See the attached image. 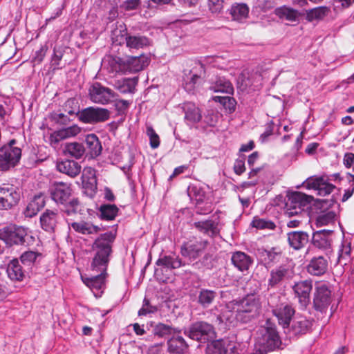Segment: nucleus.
Segmentation results:
<instances>
[{
  "instance_id": "38",
  "label": "nucleus",
  "mask_w": 354,
  "mask_h": 354,
  "mask_svg": "<svg viewBox=\"0 0 354 354\" xmlns=\"http://www.w3.org/2000/svg\"><path fill=\"white\" fill-rule=\"evenodd\" d=\"M168 351L172 353L183 354L187 349V345L180 336L173 337L167 342Z\"/></svg>"
},
{
  "instance_id": "16",
  "label": "nucleus",
  "mask_w": 354,
  "mask_h": 354,
  "mask_svg": "<svg viewBox=\"0 0 354 354\" xmlns=\"http://www.w3.org/2000/svg\"><path fill=\"white\" fill-rule=\"evenodd\" d=\"M313 288L310 280L301 281L293 286L295 294L298 297L300 304L306 307L310 302V294Z\"/></svg>"
},
{
  "instance_id": "21",
  "label": "nucleus",
  "mask_w": 354,
  "mask_h": 354,
  "mask_svg": "<svg viewBox=\"0 0 354 354\" xmlns=\"http://www.w3.org/2000/svg\"><path fill=\"white\" fill-rule=\"evenodd\" d=\"M124 73H136L146 67L148 64L147 58L144 55L129 57L124 59Z\"/></svg>"
},
{
  "instance_id": "8",
  "label": "nucleus",
  "mask_w": 354,
  "mask_h": 354,
  "mask_svg": "<svg viewBox=\"0 0 354 354\" xmlns=\"http://www.w3.org/2000/svg\"><path fill=\"white\" fill-rule=\"evenodd\" d=\"M310 202V198L305 194L298 192L292 193L286 203L285 214L289 217L301 214Z\"/></svg>"
},
{
  "instance_id": "10",
  "label": "nucleus",
  "mask_w": 354,
  "mask_h": 354,
  "mask_svg": "<svg viewBox=\"0 0 354 354\" xmlns=\"http://www.w3.org/2000/svg\"><path fill=\"white\" fill-rule=\"evenodd\" d=\"M110 111L104 108L89 106L78 113V120L85 124H96L108 120Z\"/></svg>"
},
{
  "instance_id": "37",
  "label": "nucleus",
  "mask_w": 354,
  "mask_h": 354,
  "mask_svg": "<svg viewBox=\"0 0 354 354\" xmlns=\"http://www.w3.org/2000/svg\"><path fill=\"white\" fill-rule=\"evenodd\" d=\"M71 228L75 232L82 234H91L96 233L99 227L89 222L80 221L73 222L69 224Z\"/></svg>"
},
{
  "instance_id": "4",
  "label": "nucleus",
  "mask_w": 354,
  "mask_h": 354,
  "mask_svg": "<svg viewBox=\"0 0 354 354\" xmlns=\"http://www.w3.org/2000/svg\"><path fill=\"white\" fill-rule=\"evenodd\" d=\"M113 39L121 44L124 40L130 49L144 48L151 46V41L147 37L141 35L128 34L127 28L120 26V29L113 31Z\"/></svg>"
},
{
  "instance_id": "64",
  "label": "nucleus",
  "mask_w": 354,
  "mask_h": 354,
  "mask_svg": "<svg viewBox=\"0 0 354 354\" xmlns=\"http://www.w3.org/2000/svg\"><path fill=\"white\" fill-rule=\"evenodd\" d=\"M139 0H127L122 6L124 9L131 10L136 9L139 5Z\"/></svg>"
},
{
  "instance_id": "33",
  "label": "nucleus",
  "mask_w": 354,
  "mask_h": 354,
  "mask_svg": "<svg viewBox=\"0 0 354 354\" xmlns=\"http://www.w3.org/2000/svg\"><path fill=\"white\" fill-rule=\"evenodd\" d=\"M275 14L280 19H284L291 22L299 21L300 16L302 15L299 10L286 6L277 8L275 10Z\"/></svg>"
},
{
  "instance_id": "14",
  "label": "nucleus",
  "mask_w": 354,
  "mask_h": 354,
  "mask_svg": "<svg viewBox=\"0 0 354 354\" xmlns=\"http://www.w3.org/2000/svg\"><path fill=\"white\" fill-rule=\"evenodd\" d=\"M304 187L308 189H313L321 196L330 194L335 188V186L328 183L324 176H311L304 183Z\"/></svg>"
},
{
  "instance_id": "17",
  "label": "nucleus",
  "mask_w": 354,
  "mask_h": 354,
  "mask_svg": "<svg viewBox=\"0 0 354 354\" xmlns=\"http://www.w3.org/2000/svg\"><path fill=\"white\" fill-rule=\"evenodd\" d=\"M81 131V128L74 124L68 127L62 128L50 134V142L51 145H55L60 141L66 140L78 135Z\"/></svg>"
},
{
  "instance_id": "50",
  "label": "nucleus",
  "mask_w": 354,
  "mask_h": 354,
  "mask_svg": "<svg viewBox=\"0 0 354 354\" xmlns=\"http://www.w3.org/2000/svg\"><path fill=\"white\" fill-rule=\"evenodd\" d=\"M173 328L167 324L158 323L153 326V333L160 337L169 335L172 333Z\"/></svg>"
},
{
  "instance_id": "39",
  "label": "nucleus",
  "mask_w": 354,
  "mask_h": 354,
  "mask_svg": "<svg viewBox=\"0 0 354 354\" xmlns=\"http://www.w3.org/2000/svg\"><path fill=\"white\" fill-rule=\"evenodd\" d=\"M209 88L214 92L232 94L234 88L230 81L224 77H218L210 86Z\"/></svg>"
},
{
  "instance_id": "28",
  "label": "nucleus",
  "mask_w": 354,
  "mask_h": 354,
  "mask_svg": "<svg viewBox=\"0 0 354 354\" xmlns=\"http://www.w3.org/2000/svg\"><path fill=\"white\" fill-rule=\"evenodd\" d=\"M44 205V196L41 194L35 195L28 203L24 214L26 217L31 218L35 216Z\"/></svg>"
},
{
  "instance_id": "26",
  "label": "nucleus",
  "mask_w": 354,
  "mask_h": 354,
  "mask_svg": "<svg viewBox=\"0 0 354 354\" xmlns=\"http://www.w3.org/2000/svg\"><path fill=\"white\" fill-rule=\"evenodd\" d=\"M85 142L87 148L86 155L91 158H95L100 156L102 152V145L97 136L94 133L86 136Z\"/></svg>"
},
{
  "instance_id": "51",
  "label": "nucleus",
  "mask_w": 354,
  "mask_h": 354,
  "mask_svg": "<svg viewBox=\"0 0 354 354\" xmlns=\"http://www.w3.org/2000/svg\"><path fill=\"white\" fill-rule=\"evenodd\" d=\"M188 194L192 199H194L197 203L203 201L205 198V192L196 186L189 187L188 189Z\"/></svg>"
},
{
  "instance_id": "49",
  "label": "nucleus",
  "mask_w": 354,
  "mask_h": 354,
  "mask_svg": "<svg viewBox=\"0 0 354 354\" xmlns=\"http://www.w3.org/2000/svg\"><path fill=\"white\" fill-rule=\"evenodd\" d=\"M41 257V254L34 251H27L24 252L20 259L22 263L30 266L34 263L38 258Z\"/></svg>"
},
{
  "instance_id": "59",
  "label": "nucleus",
  "mask_w": 354,
  "mask_h": 354,
  "mask_svg": "<svg viewBox=\"0 0 354 354\" xmlns=\"http://www.w3.org/2000/svg\"><path fill=\"white\" fill-rule=\"evenodd\" d=\"M351 245H341L339 250V258L346 259L350 257Z\"/></svg>"
},
{
  "instance_id": "63",
  "label": "nucleus",
  "mask_w": 354,
  "mask_h": 354,
  "mask_svg": "<svg viewBox=\"0 0 354 354\" xmlns=\"http://www.w3.org/2000/svg\"><path fill=\"white\" fill-rule=\"evenodd\" d=\"M234 170L238 175L243 174L245 170V162L243 160H236L234 165Z\"/></svg>"
},
{
  "instance_id": "24",
  "label": "nucleus",
  "mask_w": 354,
  "mask_h": 354,
  "mask_svg": "<svg viewBox=\"0 0 354 354\" xmlns=\"http://www.w3.org/2000/svg\"><path fill=\"white\" fill-rule=\"evenodd\" d=\"M194 226L202 234L209 237L218 234L219 229L218 222L214 220H206L195 222Z\"/></svg>"
},
{
  "instance_id": "25",
  "label": "nucleus",
  "mask_w": 354,
  "mask_h": 354,
  "mask_svg": "<svg viewBox=\"0 0 354 354\" xmlns=\"http://www.w3.org/2000/svg\"><path fill=\"white\" fill-rule=\"evenodd\" d=\"M82 181L84 188L91 192V194H95L97 190V180L95 170L87 167L84 168L82 174Z\"/></svg>"
},
{
  "instance_id": "13",
  "label": "nucleus",
  "mask_w": 354,
  "mask_h": 354,
  "mask_svg": "<svg viewBox=\"0 0 354 354\" xmlns=\"http://www.w3.org/2000/svg\"><path fill=\"white\" fill-rule=\"evenodd\" d=\"M331 301V290L329 286L324 283H317L313 298L315 308L323 312L328 308Z\"/></svg>"
},
{
  "instance_id": "45",
  "label": "nucleus",
  "mask_w": 354,
  "mask_h": 354,
  "mask_svg": "<svg viewBox=\"0 0 354 354\" xmlns=\"http://www.w3.org/2000/svg\"><path fill=\"white\" fill-rule=\"evenodd\" d=\"M100 218L103 220L111 221L115 218L118 212L115 205H102L100 207Z\"/></svg>"
},
{
  "instance_id": "6",
  "label": "nucleus",
  "mask_w": 354,
  "mask_h": 354,
  "mask_svg": "<svg viewBox=\"0 0 354 354\" xmlns=\"http://www.w3.org/2000/svg\"><path fill=\"white\" fill-rule=\"evenodd\" d=\"M15 143V140H12L8 145L0 149V170H8L19 161L21 150L19 147H14Z\"/></svg>"
},
{
  "instance_id": "56",
  "label": "nucleus",
  "mask_w": 354,
  "mask_h": 354,
  "mask_svg": "<svg viewBox=\"0 0 354 354\" xmlns=\"http://www.w3.org/2000/svg\"><path fill=\"white\" fill-rule=\"evenodd\" d=\"M157 311L156 306L149 304V301L145 298L142 308L138 311L139 316H146Z\"/></svg>"
},
{
  "instance_id": "57",
  "label": "nucleus",
  "mask_w": 354,
  "mask_h": 354,
  "mask_svg": "<svg viewBox=\"0 0 354 354\" xmlns=\"http://www.w3.org/2000/svg\"><path fill=\"white\" fill-rule=\"evenodd\" d=\"M147 133L149 138L151 147L153 149L158 147L160 145L159 136L151 127H147Z\"/></svg>"
},
{
  "instance_id": "15",
  "label": "nucleus",
  "mask_w": 354,
  "mask_h": 354,
  "mask_svg": "<svg viewBox=\"0 0 354 354\" xmlns=\"http://www.w3.org/2000/svg\"><path fill=\"white\" fill-rule=\"evenodd\" d=\"M261 82L262 77L260 73L244 71L239 77L237 83L241 89L244 91L248 88L251 90L259 89L261 86Z\"/></svg>"
},
{
  "instance_id": "18",
  "label": "nucleus",
  "mask_w": 354,
  "mask_h": 354,
  "mask_svg": "<svg viewBox=\"0 0 354 354\" xmlns=\"http://www.w3.org/2000/svg\"><path fill=\"white\" fill-rule=\"evenodd\" d=\"M272 313L278 319L279 324L286 328L289 326L295 310L290 305L281 304L274 308Z\"/></svg>"
},
{
  "instance_id": "61",
  "label": "nucleus",
  "mask_w": 354,
  "mask_h": 354,
  "mask_svg": "<svg viewBox=\"0 0 354 354\" xmlns=\"http://www.w3.org/2000/svg\"><path fill=\"white\" fill-rule=\"evenodd\" d=\"M63 57V53L61 50H54V54L52 58V65L54 66V69L58 68L59 66V62Z\"/></svg>"
},
{
  "instance_id": "12",
  "label": "nucleus",
  "mask_w": 354,
  "mask_h": 354,
  "mask_svg": "<svg viewBox=\"0 0 354 354\" xmlns=\"http://www.w3.org/2000/svg\"><path fill=\"white\" fill-rule=\"evenodd\" d=\"M185 333L191 339L197 341H207L214 337L212 326L203 322L194 323Z\"/></svg>"
},
{
  "instance_id": "58",
  "label": "nucleus",
  "mask_w": 354,
  "mask_h": 354,
  "mask_svg": "<svg viewBox=\"0 0 354 354\" xmlns=\"http://www.w3.org/2000/svg\"><path fill=\"white\" fill-rule=\"evenodd\" d=\"M116 231L113 230L101 234L98 241H100V243H111L114 241Z\"/></svg>"
},
{
  "instance_id": "62",
  "label": "nucleus",
  "mask_w": 354,
  "mask_h": 354,
  "mask_svg": "<svg viewBox=\"0 0 354 354\" xmlns=\"http://www.w3.org/2000/svg\"><path fill=\"white\" fill-rule=\"evenodd\" d=\"M343 163L346 168H351L354 165V153L348 152L344 156ZM354 170V168H353Z\"/></svg>"
},
{
  "instance_id": "31",
  "label": "nucleus",
  "mask_w": 354,
  "mask_h": 354,
  "mask_svg": "<svg viewBox=\"0 0 354 354\" xmlns=\"http://www.w3.org/2000/svg\"><path fill=\"white\" fill-rule=\"evenodd\" d=\"M312 323L304 317H295L290 328V331L294 335L307 333L311 327Z\"/></svg>"
},
{
  "instance_id": "54",
  "label": "nucleus",
  "mask_w": 354,
  "mask_h": 354,
  "mask_svg": "<svg viewBox=\"0 0 354 354\" xmlns=\"http://www.w3.org/2000/svg\"><path fill=\"white\" fill-rule=\"evenodd\" d=\"M335 214L333 212L323 213L319 215L316 220L317 226H324L332 223L335 219Z\"/></svg>"
},
{
  "instance_id": "1",
  "label": "nucleus",
  "mask_w": 354,
  "mask_h": 354,
  "mask_svg": "<svg viewBox=\"0 0 354 354\" xmlns=\"http://www.w3.org/2000/svg\"><path fill=\"white\" fill-rule=\"evenodd\" d=\"M226 308L235 311L236 319L247 323L257 317L261 312V304L259 299L254 295H247L240 301L227 304Z\"/></svg>"
},
{
  "instance_id": "53",
  "label": "nucleus",
  "mask_w": 354,
  "mask_h": 354,
  "mask_svg": "<svg viewBox=\"0 0 354 354\" xmlns=\"http://www.w3.org/2000/svg\"><path fill=\"white\" fill-rule=\"evenodd\" d=\"M64 110L69 115H76L78 117L79 106L77 100L75 98H70L64 104Z\"/></svg>"
},
{
  "instance_id": "40",
  "label": "nucleus",
  "mask_w": 354,
  "mask_h": 354,
  "mask_svg": "<svg viewBox=\"0 0 354 354\" xmlns=\"http://www.w3.org/2000/svg\"><path fill=\"white\" fill-rule=\"evenodd\" d=\"M330 12L329 8L326 6H319L306 11V19L311 22L314 20L324 19Z\"/></svg>"
},
{
  "instance_id": "42",
  "label": "nucleus",
  "mask_w": 354,
  "mask_h": 354,
  "mask_svg": "<svg viewBox=\"0 0 354 354\" xmlns=\"http://www.w3.org/2000/svg\"><path fill=\"white\" fill-rule=\"evenodd\" d=\"M216 297V292L212 290L201 289L198 295V303L203 308L209 307Z\"/></svg>"
},
{
  "instance_id": "41",
  "label": "nucleus",
  "mask_w": 354,
  "mask_h": 354,
  "mask_svg": "<svg viewBox=\"0 0 354 354\" xmlns=\"http://www.w3.org/2000/svg\"><path fill=\"white\" fill-rule=\"evenodd\" d=\"M232 261L241 271L247 270L251 263L250 258L241 252H235L232 257Z\"/></svg>"
},
{
  "instance_id": "2",
  "label": "nucleus",
  "mask_w": 354,
  "mask_h": 354,
  "mask_svg": "<svg viewBox=\"0 0 354 354\" xmlns=\"http://www.w3.org/2000/svg\"><path fill=\"white\" fill-rule=\"evenodd\" d=\"M71 185L63 183H55L51 188L52 198L57 203L64 205V211L68 215L77 212L80 203L77 198H73Z\"/></svg>"
},
{
  "instance_id": "9",
  "label": "nucleus",
  "mask_w": 354,
  "mask_h": 354,
  "mask_svg": "<svg viewBox=\"0 0 354 354\" xmlns=\"http://www.w3.org/2000/svg\"><path fill=\"white\" fill-rule=\"evenodd\" d=\"M88 97L93 103L105 105L112 102L118 95L111 88L95 82L89 87Z\"/></svg>"
},
{
  "instance_id": "22",
  "label": "nucleus",
  "mask_w": 354,
  "mask_h": 354,
  "mask_svg": "<svg viewBox=\"0 0 354 354\" xmlns=\"http://www.w3.org/2000/svg\"><path fill=\"white\" fill-rule=\"evenodd\" d=\"M99 272V274L91 277H82V279L84 283L93 291L95 296L96 297L101 294L102 292V289L104 287V279L106 274V272Z\"/></svg>"
},
{
  "instance_id": "30",
  "label": "nucleus",
  "mask_w": 354,
  "mask_h": 354,
  "mask_svg": "<svg viewBox=\"0 0 354 354\" xmlns=\"http://www.w3.org/2000/svg\"><path fill=\"white\" fill-rule=\"evenodd\" d=\"M6 272L8 278L13 281H22L25 277L22 266L17 259H13L8 263Z\"/></svg>"
},
{
  "instance_id": "36",
  "label": "nucleus",
  "mask_w": 354,
  "mask_h": 354,
  "mask_svg": "<svg viewBox=\"0 0 354 354\" xmlns=\"http://www.w3.org/2000/svg\"><path fill=\"white\" fill-rule=\"evenodd\" d=\"M102 64L111 73H124V59L108 56L103 59Z\"/></svg>"
},
{
  "instance_id": "52",
  "label": "nucleus",
  "mask_w": 354,
  "mask_h": 354,
  "mask_svg": "<svg viewBox=\"0 0 354 354\" xmlns=\"http://www.w3.org/2000/svg\"><path fill=\"white\" fill-rule=\"evenodd\" d=\"M252 225L257 229L272 230L275 227V225L271 221L265 220L259 218H254L252 222Z\"/></svg>"
},
{
  "instance_id": "47",
  "label": "nucleus",
  "mask_w": 354,
  "mask_h": 354,
  "mask_svg": "<svg viewBox=\"0 0 354 354\" xmlns=\"http://www.w3.org/2000/svg\"><path fill=\"white\" fill-rule=\"evenodd\" d=\"M227 346L223 340L212 342L207 348V354H223Z\"/></svg>"
},
{
  "instance_id": "27",
  "label": "nucleus",
  "mask_w": 354,
  "mask_h": 354,
  "mask_svg": "<svg viewBox=\"0 0 354 354\" xmlns=\"http://www.w3.org/2000/svg\"><path fill=\"white\" fill-rule=\"evenodd\" d=\"M328 270V262L322 257L313 258L307 266V271L315 276H321Z\"/></svg>"
},
{
  "instance_id": "44",
  "label": "nucleus",
  "mask_w": 354,
  "mask_h": 354,
  "mask_svg": "<svg viewBox=\"0 0 354 354\" xmlns=\"http://www.w3.org/2000/svg\"><path fill=\"white\" fill-rule=\"evenodd\" d=\"M203 80L201 75H198L194 73V71H191L188 75L185 78V88L188 92H192L195 88L200 84Z\"/></svg>"
},
{
  "instance_id": "19",
  "label": "nucleus",
  "mask_w": 354,
  "mask_h": 354,
  "mask_svg": "<svg viewBox=\"0 0 354 354\" xmlns=\"http://www.w3.org/2000/svg\"><path fill=\"white\" fill-rule=\"evenodd\" d=\"M292 275L293 266L292 263L280 266L271 271L269 285L275 286L284 279L292 277Z\"/></svg>"
},
{
  "instance_id": "48",
  "label": "nucleus",
  "mask_w": 354,
  "mask_h": 354,
  "mask_svg": "<svg viewBox=\"0 0 354 354\" xmlns=\"http://www.w3.org/2000/svg\"><path fill=\"white\" fill-rule=\"evenodd\" d=\"M289 243H306L308 235L303 232H292L288 234Z\"/></svg>"
},
{
  "instance_id": "20",
  "label": "nucleus",
  "mask_w": 354,
  "mask_h": 354,
  "mask_svg": "<svg viewBox=\"0 0 354 354\" xmlns=\"http://www.w3.org/2000/svg\"><path fill=\"white\" fill-rule=\"evenodd\" d=\"M57 169L63 174L68 175L70 177L74 178L78 176L82 169L81 165L72 160H57L56 162Z\"/></svg>"
},
{
  "instance_id": "5",
  "label": "nucleus",
  "mask_w": 354,
  "mask_h": 354,
  "mask_svg": "<svg viewBox=\"0 0 354 354\" xmlns=\"http://www.w3.org/2000/svg\"><path fill=\"white\" fill-rule=\"evenodd\" d=\"M258 343L263 347L264 353L279 348L281 341L274 324L266 322L259 330Z\"/></svg>"
},
{
  "instance_id": "34",
  "label": "nucleus",
  "mask_w": 354,
  "mask_h": 354,
  "mask_svg": "<svg viewBox=\"0 0 354 354\" xmlns=\"http://www.w3.org/2000/svg\"><path fill=\"white\" fill-rule=\"evenodd\" d=\"M230 13L234 21L243 23L248 17L249 8L245 3H235L232 6Z\"/></svg>"
},
{
  "instance_id": "43",
  "label": "nucleus",
  "mask_w": 354,
  "mask_h": 354,
  "mask_svg": "<svg viewBox=\"0 0 354 354\" xmlns=\"http://www.w3.org/2000/svg\"><path fill=\"white\" fill-rule=\"evenodd\" d=\"M156 264L167 268L176 269L181 266V261L175 255H165L158 259Z\"/></svg>"
},
{
  "instance_id": "3",
  "label": "nucleus",
  "mask_w": 354,
  "mask_h": 354,
  "mask_svg": "<svg viewBox=\"0 0 354 354\" xmlns=\"http://www.w3.org/2000/svg\"><path fill=\"white\" fill-rule=\"evenodd\" d=\"M38 239L36 232L23 227L10 225L0 229V240L5 243H31Z\"/></svg>"
},
{
  "instance_id": "46",
  "label": "nucleus",
  "mask_w": 354,
  "mask_h": 354,
  "mask_svg": "<svg viewBox=\"0 0 354 354\" xmlns=\"http://www.w3.org/2000/svg\"><path fill=\"white\" fill-rule=\"evenodd\" d=\"M202 245H183L180 251L183 256L189 259H196L202 252Z\"/></svg>"
},
{
  "instance_id": "29",
  "label": "nucleus",
  "mask_w": 354,
  "mask_h": 354,
  "mask_svg": "<svg viewBox=\"0 0 354 354\" xmlns=\"http://www.w3.org/2000/svg\"><path fill=\"white\" fill-rule=\"evenodd\" d=\"M57 213L46 209L40 216L41 227L47 232H53L57 223Z\"/></svg>"
},
{
  "instance_id": "55",
  "label": "nucleus",
  "mask_w": 354,
  "mask_h": 354,
  "mask_svg": "<svg viewBox=\"0 0 354 354\" xmlns=\"http://www.w3.org/2000/svg\"><path fill=\"white\" fill-rule=\"evenodd\" d=\"M223 0H207L209 10L213 14H219L223 8Z\"/></svg>"
},
{
  "instance_id": "32",
  "label": "nucleus",
  "mask_w": 354,
  "mask_h": 354,
  "mask_svg": "<svg viewBox=\"0 0 354 354\" xmlns=\"http://www.w3.org/2000/svg\"><path fill=\"white\" fill-rule=\"evenodd\" d=\"M185 112V119L188 123L198 122L201 119V113L198 107L192 102H186L183 106Z\"/></svg>"
},
{
  "instance_id": "7",
  "label": "nucleus",
  "mask_w": 354,
  "mask_h": 354,
  "mask_svg": "<svg viewBox=\"0 0 354 354\" xmlns=\"http://www.w3.org/2000/svg\"><path fill=\"white\" fill-rule=\"evenodd\" d=\"M93 250L94 255L91 265L92 270L106 272L112 254L111 245H94Z\"/></svg>"
},
{
  "instance_id": "60",
  "label": "nucleus",
  "mask_w": 354,
  "mask_h": 354,
  "mask_svg": "<svg viewBox=\"0 0 354 354\" xmlns=\"http://www.w3.org/2000/svg\"><path fill=\"white\" fill-rule=\"evenodd\" d=\"M214 100L215 101H218L220 103L223 104V105L226 106L227 102L229 104V106L227 108L229 109L234 108V100L230 97H219V96H215L214 97Z\"/></svg>"
},
{
  "instance_id": "23",
  "label": "nucleus",
  "mask_w": 354,
  "mask_h": 354,
  "mask_svg": "<svg viewBox=\"0 0 354 354\" xmlns=\"http://www.w3.org/2000/svg\"><path fill=\"white\" fill-rule=\"evenodd\" d=\"M62 153L66 156L78 160L83 158L86 154V148L80 142H66L63 147Z\"/></svg>"
},
{
  "instance_id": "11",
  "label": "nucleus",
  "mask_w": 354,
  "mask_h": 354,
  "mask_svg": "<svg viewBox=\"0 0 354 354\" xmlns=\"http://www.w3.org/2000/svg\"><path fill=\"white\" fill-rule=\"evenodd\" d=\"M21 194L14 185H3L0 187V209H10L19 201Z\"/></svg>"
},
{
  "instance_id": "35",
  "label": "nucleus",
  "mask_w": 354,
  "mask_h": 354,
  "mask_svg": "<svg viewBox=\"0 0 354 354\" xmlns=\"http://www.w3.org/2000/svg\"><path fill=\"white\" fill-rule=\"evenodd\" d=\"M138 81V77L123 78L116 80L113 86L122 93H133Z\"/></svg>"
}]
</instances>
